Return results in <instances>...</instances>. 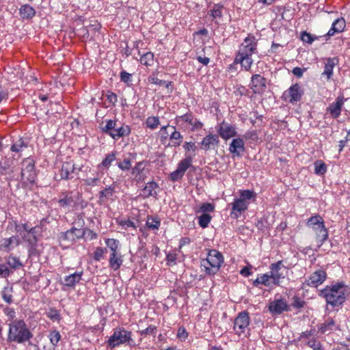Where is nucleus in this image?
<instances>
[{
    "instance_id": "f257e3e1",
    "label": "nucleus",
    "mask_w": 350,
    "mask_h": 350,
    "mask_svg": "<svg viewBox=\"0 0 350 350\" xmlns=\"http://www.w3.org/2000/svg\"><path fill=\"white\" fill-rule=\"evenodd\" d=\"M257 40L254 35L249 34L240 44L234 59L235 64H240L246 71L250 70L253 64L252 55L257 52Z\"/></svg>"
},
{
    "instance_id": "f03ea898",
    "label": "nucleus",
    "mask_w": 350,
    "mask_h": 350,
    "mask_svg": "<svg viewBox=\"0 0 350 350\" xmlns=\"http://www.w3.org/2000/svg\"><path fill=\"white\" fill-rule=\"evenodd\" d=\"M349 293V287L344 282H340L326 286L320 291L319 295L325 299L327 304L336 307L341 306Z\"/></svg>"
},
{
    "instance_id": "7ed1b4c3",
    "label": "nucleus",
    "mask_w": 350,
    "mask_h": 350,
    "mask_svg": "<svg viewBox=\"0 0 350 350\" xmlns=\"http://www.w3.org/2000/svg\"><path fill=\"white\" fill-rule=\"evenodd\" d=\"M33 334L23 319H14L9 324L8 340L17 344L30 343Z\"/></svg>"
},
{
    "instance_id": "20e7f679",
    "label": "nucleus",
    "mask_w": 350,
    "mask_h": 350,
    "mask_svg": "<svg viewBox=\"0 0 350 350\" xmlns=\"http://www.w3.org/2000/svg\"><path fill=\"white\" fill-rule=\"evenodd\" d=\"M256 200V193L251 190L240 191L239 198H235L230 205L232 206L230 216L232 218L238 219L241 214L247 210L251 201Z\"/></svg>"
},
{
    "instance_id": "39448f33",
    "label": "nucleus",
    "mask_w": 350,
    "mask_h": 350,
    "mask_svg": "<svg viewBox=\"0 0 350 350\" xmlns=\"http://www.w3.org/2000/svg\"><path fill=\"white\" fill-rule=\"evenodd\" d=\"M161 144L167 147L177 148L180 146L183 136L176 126L170 124L163 126L159 131Z\"/></svg>"
},
{
    "instance_id": "423d86ee",
    "label": "nucleus",
    "mask_w": 350,
    "mask_h": 350,
    "mask_svg": "<svg viewBox=\"0 0 350 350\" xmlns=\"http://www.w3.org/2000/svg\"><path fill=\"white\" fill-rule=\"evenodd\" d=\"M224 262V256L216 250H209L205 259L201 260V269L208 275H215Z\"/></svg>"
},
{
    "instance_id": "0eeeda50",
    "label": "nucleus",
    "mask_w": 350,
    "mask_h": 350,
    "mask_svg": "<svg viewBox=\"0 0 350 350\" xmlns=\"http://www.w3.org/2000/svg\"><path fill=\"white\" fill-rule=\"evenodd\" d=\"M106 344L108 347L113 349L121 345L133 346L135 342L132 338V332L118 326L113 329V334L106 341Z\"/></svg>"
},
{
    "instance_id": "6e6552de",
    "label": "nucleus",
    "mask_w": 350,
    "mask_h": 350,
    "mask_svg": "<svg viewBox=\"0 0 350 350\" xmlns=\"http://www.w3.org/2000/svg\"><path fill=\"white\" fill-rule=\"evenodd\" d=\"M174 122L176 124L179 125L183 130L188 133L198 132L204 127V123L190 111L182 116H177Z\"/></svg>"
},
{
    "instance_id": "1a4fd4ad",
    "label": "nucleus",
    "mask_w": 350,
    "mask_h": 350,
    "mask_svg": "<svg viewBox=\"0 0 350 350\" xmlns=\"http://www.w3.org/2000/svg\"><path fill=\"white\" fill-rule=\"evenodd\" d=\"M306 226L316 232L317 239L322 245L328 238V230L324 224L323 217L317 214L311 216L306 221Z\"/></svg>"
},
{
    "instance_id": "9d476101",
    "label": "nucleus",
    "mask_w": 350,
    "mask_h": 350,
    "mask_svg": "<svg viewBox=\"0 0 350 350\" xmlns=\"http://www.w3.org/2000/svg\"><path fill=\"white\" fill-rule=\"evenodd\" d=\"M35 161L30 157L24 159L21 162V176L25 185H34L37 180V171Z\"/></svg>"
},
{
    "instance_id": "9b49d317",
    "label": "nucleus",
    "mask_w": 350,
    "mask_h": 350,
    "mask_svg": "<svg viewBox=\"0 0 350 350\" xmlns=\"http://www.w3.org/2000/svg\"><path fill=\"white\" fill-rule=\"evenodd\" d=\"M103 131L110 135L113 139H117L124 136H128L131 133V129L125 124L118 127L116 120H109L107 121L106 125L103 128Z\"/></svg>"
},
{
    "instance_id": "f8f14e48",
    "label": "nucleus",
    "mask_w": 350,
    "mask_h": 350,
    "mask_svg": "<svg viewBox=\"0 0 350 350\" xmlns=\"http://www.w3.org/2000/svg\"><path fill=\"white\" fill-rule=\"evenodd\" d=\"M304 94V90L299 83L292 85L288 89L284 91L282 96V99L293 105L301 101Z\"/></svg>"
},
{
    "instance_id": "ddd939ff",
    "label": "nucleus",
    "mask_w": 350,
    "mask_h": 350,
    "mask_svg": "<svg viewBox=\"0 0 350 350\" xmlns=\"http://www.w3.org/2000/svg\"><path fill=\"white\" fill-rule=\"evenodd\" d=\"M249 325V313L246 311L241 312L234 321L233 329L234 333L239 336H246Z\"/></svg>"
},
{
    "instance_id": "4468645a",
    "label": "nucleus",
    "mask_w": 350,
    "mask_h": 350,
    "mask_svg": "<svg viewBox=\"0 0 350 350\" xmlns=\"http://www.w3.org/2000/svg\"><path fill=\"white\" fill-rule=\"evenodd\" d=\"M147 165L148 162L146 161H139L135 164L134 167L131 168V172L133 181L137 183H141L145 181L150 172Z\"/></svg>"
},
{
    "instance_id": "2eb2a0df",
    "label": "nucleus",
    "mask_w": 350,
    "mask_h": 350,
    "mask_svg": "<svg viewBox=\"0 0 350 350\" xmlns=\"http://www.w3.org/2000/svg\"><path fill=\"white\" fill-rule=\"evenodd\" d=\"M271 278L273 279V285L280 286L281 280L284 279L287 269L282 260L271 263L269 266Z\"/></svg>"
},
{
    "instance_id": "dca6fc26",
    "label": "nucleus",
    "mask_w": 350,
    "mask_h": 350,
    "mask_svg": "<svg viewBox=\"0 0 350 350\" xmlns=\"http://www.w3.org/2000/svg\"><path fill=\"white\" fill-rule=\"evenodd\" d=\"M346 100L347 98H345L343 95L338 96L335 100L330 103L326 108L325 115H329V116L333 119L339 118Z\"/></svg>"
},
{
    "instance_id": "f3484780",
    "label": "nucleus",
    "mask_w": 350,
    "mask_h": 350,
    "mask_svg": "<svg viewBox=\"0 0 350 350\" xmlns=\"http://www.w3.org/2000/svg\"><path fill=\"white\" fill-rule=\"evenodd\" d=\"M44 219L41 220L40 225H36L32 227L28 221L23 224H18L16 221L12 220L9 221V224L14 226L16 232L20 235L23 236V232H25L26 234L30 232L31 234L36 232H42V227L44 225Z\"/></svg>"
},
{
    "instance_id": "a211bd4d",
    "label": "nucleus",
    "mask_w": 350,
    "mask_h": 350,
    "mask_svg": "<svg viewBox=\"0 0 350 350\" xmlns=\"http://www.w3.org/2000/svg\"><path fill=\"white\" fill-rule=\"evenodd\" d=\"M15 172L14 160L13 158L5 157L0 161V174L9 176L8 180H12V174Z\"/></svg>"
},
{
    "instance_id": "6ab92c4d",
    "label": "nucleus",
    "mask_w": 350,
    "mask_h": 350,
    "mask_svg": "<svg viewBox=\"0 0 350 350\" xmlns=\"http://www.w3.org/2000/svg\"><path fill=\"white\" fill-rule=\"evenodd\" d=\"M216 129L219 135L224 140L234 137L237 135L236 126L225 121L219 124Z\"/></svg>"
},
{
    "instance_id": "aec40b11",
    "label": "nucleus",
    "mask_w": 350,
    "mask_h": 350,
    "mask_svg": "<svg viewBox=\"0 0 350 350\" xmlns=\"http://www.w3.org/2000/svg\"><path fill=\"white\" fill-rule=\"evenodd\" d=\"M80 196L79 192L76 193H74L73 191L62 193L58 200V204L60 207H73L77 204Z\"/></svg>"
},
{
    "instance_id": "412c9836",
    "label": "nucleus",
    "mask_w": 350,
    "mask_h": 350,
    "mask_svg": "<svg viewBox=\"0 0 350 350\" xmlns=\"http://www.w3.org/2000/svg\"><path fill=\"white\" fill-rule=\"evenodd\" d=\"M327 278L326 271L321 268L314 271L306 281V285L311 287H318L322 284Z\"/></svg>"
},
{
    "instance_id": "4be33fe9",
    "label": "nucleus",
    "mask_w": 350,
    "mask_h": 350,
    "mask_svg": "<svg viewBox=\"0 0 350 350\" xmlns=\"http://www.w3.org/2000/svg\"><path fill=\"white\" fill-rule=\"evenodd\" d=\"M250 87L255 94H262L267 89V79L260 75H254L251 78Z\"/></svg>"
},
{
    "instance_id": "5701e85b",
    "label": "nucleus",
    "mask_w": 350,
    "mask_h": 350,
    "mask_svg": "<svg viewBox=\"0 0 350 350\" xmlns=\"http://www.w3.org/2000/svg\"><path fill=\"white\" fill-rule=\"evenodd\" d=\"M269 310L273 314H280L284 311H290V306L283 299H275L269 304Z\"/></svg>"
},
{
    "instance_id": "b1692460",
    "label": "nucleus",
    "mask_w": 350,
    "mask_h": 350,
    "mask_svg": "<svg viewBox=\"0 0 350 350\" xmlns=\"http://www.w3.org/2000/svg\"><path fill=\"white\" fill-rule=\"evenodd\" d=\"M41 232H36L31 234L30 232L27 234H25L22 236L24 241L27 243L28 250L30 255H36L38 254L37 252V246L38 237V235Z\"/></svg>"
},
{
    "instance_id": "393cba45",
    "label": "nucleus",
    "mask_w": 350,
    "mask_h": 350,
    "mask_svg": "<svg viewBox=\"0 0 350 350\" xmlns=\"http://www.w3.org/2000/svg\"><path fill=\"white\" fill-rule=\"evenodd\" d=\"M21 241L18 236L13 235L9 238H4L0 241V250L8 252L14 247L20 245Z\"/></svg>"
},
{
    "instance_id": "a878e982",
    "label": "nucleus",
    "mask_w": 350,
    "mask_h": 350,
    "mask_svg": "<svg viewBox=\"0 0 350 350\" xmlns=\"http://www.w3.org/2000/svg\"><path fill=\"white\" fill-rule=\"evenodd\" d=\"M219 143V137L217 135L209 134L205 136L202 142V148L206 151L217 147Z\"/></svg>"
},
{
    "instance_id": "bb28decb",
    "label": "nucleus",
    "mask_w": 350,
    "mask_h": 350,
    "mask_svg": "<svg viewBox=\"0 0 350 350\" xmlns=\"http://www.w3.org/2000/svg\"><path fill=\"white\" fill-rule=\"evenodd\" d=\"M75 170L76 167L74 163L71 162H64L59 170L61 178L64 180L72 178Z\"/></svg>"
},
{
    "instance_id": "cd10ccee",
    "label": "nucleus",
    "mask_w": 350,
    "mask_h": 350,
    "mask_svg": "<svg viewBox=\"0 0 350 350\" xmlns=\"http://www.w3.org/2000/svg\"><path fill=\"white\" fill-rule=\"evenodd\" d=\"M245 150V144L241 138L233 139L230 144L229 151L233 154L234 157H240L241 152Z\"/></svg>"
},
{
    "instance_id": "c85d7f7f",
    "label": "nucleus",
    "mask_w": 350,
    "mask_h": 350,
    "mask_svg": "<svg viewBox=\"0 0 350 350\" xmlns=\"http://www.w3.org/2000/svg\"><path fill=\"white\" fill-rule=\"evenodd\" d=\"M83 272H75L64 278L61 284L66 287L74 288L82 279Z\"/></svg>"
},
{
    "instance_id": "c756f323",
    "label": "nucleus",
    "mask_w": 350,
    "mask_h": 350,
    "mask_svg": "<svg viewBox=\"0 0 350 350\" xmlns=\"http://www.w3.org/2000/svg\"><path fill=\"white\" fill-rule=\"evenodd\" d=\"M123 263V256L120 252L110 253L109 257V267L113 270L118 271Z\"/></svg>"
},
{
    "instance_id": "7c9ffc66",
    "label": "nucleus",
    "mask_w": 350,
    "mask_h": 350,
    "mask_svg": "<svg viewBox=\"0 0 350 350\" xmlns=\"http://www.w3.org/2000/svg\"><path fill=\"white\" fill-rule=\"evenodd\" d=\"M338 59L336 57H329L326 59L324 66V71L322 73V76L326 77V79L328 81L330 79L333 75V69L334 66L338 64Z\"/></svg>"
},
{
    "instance_id": "2f4dec72",
    "label": "nucleus",
    "mask_w": 350,
    "mask_h": 350,
    "mask_svg": "<svg viewBox=\"0 0 350 350\" xmlns=\"http://www.w3.org/2000/svg\"><path fill=\"white\" fill-rule=\"evenodd\" d=\"M346 26L345 21L343 18H339L336 19L332 23L331 29L328 31L327 36L330 37L334 36L336 33H340L343 31Z\"/></svg>"
},
{
    "instance_id": "473e14b6",
    "label": "nucleus",
    "mask_w": 350,
    "mask_h": 350,
    "mask_svg": "<svg viewBox=\"0 0 350 350\" xmlns=\"http://www.w3.org/2000/svg\"><path fill=\"white\" fill-rule=\"evenodd\" d=\"M260 284L267 287H272L274 286L273 279H272V278H271V275L268 273L259 275L254 281L253 285L258 287Z\"/></svg>"
},
{
    "instance_id": "72a5a7b5",
    "label": "nucleus",
    "mask_w": 350,
    "mask_h": 350,
    "mask_svg": "<svg viewBox=\"0 0 350 350\" xmlns=\"http://www.w3.org/2000/svg\"><path fill=\"white\" fill-rule=\"evenodd\" d=\"M83 236V232L81 229H77L76 228H72L69 230H67L64 232L62 237L65 240L70 241L71 242H75L77 239L81 238Z\"/></svg>"
},
{
    "instance_id": "f704fd0d",
    "label": "nucleus",
    "mask_w": 350,
    "mask_h": 350,
    "mask_svg": "<svg viewBox=\"0 0 350 350\" xmlns=\"http://www.w3.org/2000/svg\"><path fill=\"white\" fill-rule=\"evenodd\" d=\"M158 187V184L154 181L147 183L142 189L143 196L146 198L151 196L156 198L157 196V189Z\"/></svg>"
},
{
    "instance_id": "c9c22d12",
    "label": "nucleus",
    "mask_w": 350,
    "mask_h": 350,
    "mask_svg": "<svg viewBox=\"0 0 350 350\" xmlns=\"http://www.w3.org/2000/svg\"><path fill=\"white\" fill-rule=\"evenodd\" d=\"M5 264L8 265L9 269H10L13 272L14 270L18 269L23 267V264L21 261L20 258L13 255H10L5 258Z\"/></svg>"
},
{
    "instance_id": "e433bc0d",
    "label": "nucleus",
    "mask_w": 350,
    "mask_h": 350,
    "mask_svg": "<svg viewBox=\"0 0 350 350\" xmlns=\"http://www.w3.org/2000/svg\"><path fill=\"white\" fill-rule=\"evenodd\" d=\"M215 211V205L210 202H203L194 207L196 214H210Z\"/></svg>"
},
{
    "instance_id": "4c0bfd02",
    "label": "nucleus",
    "mask_w": 350,
    "mask_h": 350,
    "mask_svg": "<svg viewBox=\"0 0 350 350\" xmlns=\"http://www.w3.org/2000/svg\"><path fill=\"white\" fill-rule=\"evenodd\" d=\"M19 14L23 19H31L36 15V10L30 5L25 4L19 9Z\"/></svg>"
},
{
    "instance_id": "58836bf2",
    "label": "nucleus",
    "mask_w": 350,
    "mask_h": 350,
    "mask_svg": "<svg viewBox=\"0 0 350 350\" xmlns=\"http://www.w3.org/2000/svg\"><path fill=\"white\" fill-rule=\"evenodd\" d=\"M115 193V186L113 185H110L108 187L99 191V200L105 202L113 196Z\"/></svg>"
},
{
    "instance_id": "ea45409f",
    "label": "nucleus",
    "mask_w": 350,
    "mask_h": 350,
    "mask_svg": "<svg viewBox=\"0 0 350 350\" xmlns=\"http://www.w3.org/2000/svg\"><path fill=\"white\" fill-rule=\"evenodd\" d=\"M92 177H87L83 179V183L85 186L88 187H95L98 186L100 182V176L98 172H96L95 174L92 173Z\"/></svg>"
},
{
    "instance_id": "a19ab883",
    "label": "nucleus",
    "mask_w": 350,
    "mask_h": 350,
    "mask_svg": "<svg viewBox=\"0 0 350 350\" xmlns=\"http://www.w3.org/2000/svg\"><path fill=\"white\" fill-rule=\"evenodd\" d=\"M148 229L152 230H157L161 225V220L157 217L148 215L146 223Z\"/></svg>"
},
{
    "instance_id": "79ce46f5",
    "label": "nucleus",
    "mask_w": 350,
    "mask_h": 350,
    "mask_svg": "<svg viewBox=\"0 0 350 350\" xmlns=\"http://www.w3.org/2000/svg\"><path fill=\"white\" fill-rule=\"evenodd\" d=\"M107 248L109 249L110 253L117 252L120 251V241L118 239L107 238L105 239Z\"/></svg>"
},
{
    "instance_id": "37998d69",
    "label": "nucleus",
    "mask_w": 350,
    "mask_h": 350,
    "mask_svg": "<svg viewBox=\"0 0 350 350\" xmlns=\"http://www.w3.org/2000/svg\"><path fill=\"white\" fill-rule=\"evenodd\" d=\"M116 154L115 152H111L106 155L105 158L103 160L100 164L98 165V168L103 167L108 170L111 166L112 162L116 159Z\"/></svg>"
},
{
    "instance_id": "c03bdc74",
    "label": "nucleus",
    "mask_w": 350,
    "mask_h": 350,
    "mask_svg": "<svg viewBox=\"0 0 350 350\" xmlns=\"http://www.w3.org/2000/svg\"><path fill=\"white\" fill-rule=\"evenodd\" d=\"M116 222L118 226H120L122 228L125 230H128L129 228H132L135 230L137 229V226L130 219H118Z\"/></svg>"
},
{
    "instance_id": "a18cd8bd",
    "label": "nucleus",
    "mask_w": 350,
    "mask_h": 350,
    "mask_svg": "<svg viewBox=\"0 0 350 350\" xmlns=\"http://www.w3.org/2000/svg\"><path fill=\"white\" fill-rule=\"evenodd\" d=\"M335 326V321L332 318H328L323 323H322L319 327V330L321 333L324 334L328 331L334 329Z\"/></svg>"
},
{
    "instance_id": "49530a36",
    "label": "nucleus",
    "mask_w": 350,
    "mask_h": 350,
    "mask_svg": "<svg viewBox=\"0 0 350 350\" xmlns=\"http://www.w3.org/2000/svg\"><path fill=\"white\" fill-rule=\"evenodd\" d=\"M154 54L152 52H147L140 58V62L142 64L146 66H150L154 64Z\"/></svg>"
},
{
    "instance_id": "de8ad7c7",
    "label": "nucleus",
    "mask_w": 350,
    "mask_h": 350,
    "mask_svg": "<svg viewBox=\"0 0 350 350\" xmlns=\"http://www.w3.org/2000/svg\"><path fill=\"white\" fill-rule=\"evenodd\" d=\"M27 147V144L24 142V140L23 139H19L13 143L10 150L12 152H21Z\"/></svg>"
},
{
    "instance_id": "09e8293b",
    "label": "nucleus",
    "mask_w": 350,
    "mask_h": 350,
    "mask_svg": "<svg viewBox=\"0 0 350 350\" xmlns=\"http://www.w3.org/2000/svg\"><path fill=\"white\" fill-rule=\"evenodd\" d=\"M50 342L53 346L56 347L62 338V336L57 329L51 330L49 334Z\"/></svg>"
},
{
    "instance_id": "8fccbe9b",
    "label": "nucleus",
    "mask_w": 350,
    "mask_h": 350,
    "mask_svg": "<svg viewBox=\"0 0 350 350\" xmlns=\"http://www.w3.org/2000/svg\"><path fill=\"white\" fill-rule=\"evenodd\" d=\"M148 81L150 83L158 85H165L166 88H169L172 83L171 82H166L165 81L159 79L154 73H152L148 77Z\"/></svg>"
},
{
    "instance_id": "3c124183",
    "label": "nucleus",
    "mask_w": 350,
    "mask_h": 350,
    "mask_svg": "<svg viewBox=\"0 0 350 350\" xmlns=\"http://www.w3.org/2000/svg\"><path fill=\"white\" fill-rule=\"evenodd\" d=\"M146 126L152 130L156 129L160 125V120L157 116H149L146 120Z\"/></svg>"
},
{
    "instance_id": "603ef678",
    "label": "nucleus",
    "mask_w": 350,
    "mask_h": 350,
    "mask_svg": "<svg viewBox=\"0 0 350 350\" xmlns=\"http://www.w3.org/2000/svg\"><path fill=\"white\" fill-rule=\"evenodd\" d=\"M314 172L318 175H323L327 171V165L321 160H317L314 163Z\"/></svg>"
},
{
    "instance_id": "864d4df0",
    "label": "nucleus",
    "mask_w": 350,
    "mask_h": 350,
    "mask_svg": "<svg viewBox=\"0 0 350 350\" xmlns=\"http://www.w3.org/2000/svg\"><path fill=\"white\" fill-rule=\"evenodd\" d=\"M211 219L212 216L210 214H200L198 217V224L201 228H205L208 226Z\"/></svg>"
},
{
    "instance_id": "5fc2aeb1",
    "label": "nucleus",
    "mask_w": 350,
    "mask_h": 350,
    "mask_svg": "<svg viewBox=\"0 0 350 350\" xmlns=\"http://www.w3.org/2000/svg\"><path fill=\"white\" fill-rule=\"evenodd\" d=\"M107 249L101 247H97L93 253V258L96 261H100L103 258L104 255L107 253Z\"/></svg>"
},
{
    "instance_id": "6e6d98bb",
    "label": "nucleus",
    "mask_w": 350,
    "mask_h": 350,
    "mask_svg": "<svg viewBox=\"0 0 350 350\" xmlns=\"http://www.w3.org/2000/svg\"><path fill=\"white\" fill-rule=\"evenodd\" d=\"M191 162L192 159L191 157H186L180 161L177 168L185 174L186 170L191 166Z\"/></svg>"
},
{
    "instance_id": "4d7b16f0",
    "label": "nucleus",
    "mask_w": 350,
    "mask_h": 350,
    "mask_svg": "<svg viewBox=\"0 0 350 350\" xmlns=\"http://www.w3.org/2000/svg\"><path fill=\"white\" fill-rule=\"evenodd\" d=\"M305 305V301L295 295L294 296L293 298H292V302H291V306L293 307L294 308H296V309H300V308H304Z\"/></svg>"
},
{
    "instance_id": "13d9d810",
    "label": "nucleus",
    "mask_w": 350,
    "mask_h": 350,
    "mask_svg": "<svg viewBox=\"0 0 350 350\" xmlns=\"http://www.w3.org/2000/svg\"><path fill=\"white\" fill-rule=\"evenodd\" d=\"M13 273V271L9 269L5 263L0 264V278H7Z\"/></svg>"
},
{
    "instance_id": "bf43d9fd",
    "label": "nucleus",
    "mask_w": 350,
    "mask_h": 350,
    "mask_svg": "<svg viewBox=\"0 0 350 350\" xmlns=\"http://www.w3.org/2000/svg\"><path fill=\"white\" fill-rule=\"evenodd\" d=\"M117 165L123 171H127L132 168L131 161L129 158H126L122 161L118 162Z\"/></svg>"
},
{
    "instance_id": "052dcab7",
    "label": "nucleus",
    "mask_w": 350,
    "mask_h": 350,
    "mask_svg": "<svg viewBox=\"0 0 350 350\" xmlns=\"http://www.w3.org/2000/svg\"><path fill=\"white\" fill-rule=\"evenodd\" d=\"M12 288L5 287L2 291V297L3 300L8 304H11L12 302Z\"/></svg>"
},
{
    "instance_id": "680f3d73",
    "label": "nucleus",
    "mask_w": 350,
    "mask_h": 350,
    "mask_svg": "<svg viewBox=\"0 0 350 350\" xmlns=\"http://www.w3.org/2000/svg\"><path fill=\"white\" fill-rule=\"evenodd\" d=\"M223 5L219 4L215 5L213 8L211 10V15L213 19L221 18L222 16L221 10Z\"/></svg>"
},
{
    "instance_id": "e2e57ef3",
    "label": "nucleus",
    "mask_w": 350,
    "mask_h": 350,
    "mask_svg": "<svg viewBox=\"0 0 350 350\" xmlns=\"http://www.w3.org/2000/svg\"><path fill=\"white\" fill-rule=\"evenodd\" d=\"M317 39V37L312 36V34L308 33L307 31H303L301 34V40L304 42L310 44H311Z\"/></svg>"
},
{
    "instance_id": "0e129e2a",
    "label": "nucleus",
    "mask_w": 350,
    "mask_h": 350,
    "mask_svg": "<svg viewBox=\"0 0 350 350\" xmlns=\"http://www.w3.org/2000/svg\"><path fill=\"white\" fill-rule=\"evenodd\" d=\"M157 328L156 326L150 325L146 329L139 332L141 336L152 335L154 337L156 335Z\"/></svg>"
},
{
    "instance_id": "69168bd1",
    "label": "nucleus",
    "mask_w": 350,
    "mask_h": 350,
    "mask_svg": "<svg viewBox=\"0 0 350 350\" xmlns=\"http://www.w3.org/2000/svg\"><path fill=\"white\" fill-rule=\"evenodd\" d=\"M243 138L245 139H252L253 141H256L258 139L257 132L254 130L247 131L244 134Z\"/></svg>"
},
{
    "instance_id": "338daca9",
    "label": "nucleus",
    "mask_w": 350,
    "mask_h": 350,
    "mask_svg": "<svg viewBox=\"0 0 350 350\" xmlns=\"http://www.w3.org/2000/svg\"><path fill=\"white\" fill-rule=\"evenodd\" d=\"M177 337L181 340H185L188 337V332L184 327H180L178 329Z\"/></svg>"
},
{
    "instance_id": "774afa93",
    "label": "nucleus",
    "mask_w": 350,
    "mask_h": 350,
    "mask_svg": "<svg viewBox=\"0 0 350 350\" xmlns=\"http://www.w3.org/2000/svg\"><path fill=\"white\" fill-rule=\"evenodd\" d=\"M308 346L312 348L313 350H323L321 343L316 339H312L307 342Z\"/></svg>"
}]
</instances>
